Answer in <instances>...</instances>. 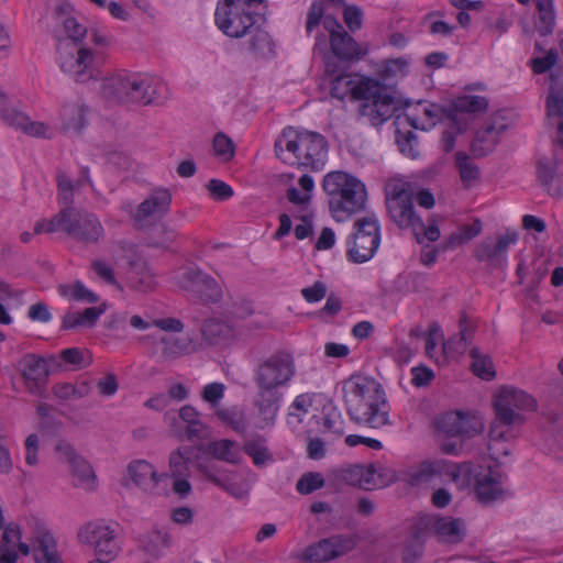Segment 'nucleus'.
Returning a JSON list of instances; mask_svg holds the SVG:
<instances>
[{
	"mask_svg": "<svg viewBox=\"0 0 563 563\" xmlns=\"http://www.w3.org/2000/svg\"><path fill=\"white\" fill-rule=\"evenodd\" d=\"M126 283L132 290L139 292L152 291L157 285L155 274L142 258L130 262Z\"/></svg>",
	"mask_w": 563,
	"mask_h": 563,
	"instance_id": "bb28decb",
	"label": "nucleus"
},
{
	"mask_svg": "<svg viewBox=\"0 0 563 563\" xmlns=\"http://www.w3.org/2000/svg\"><path fill=\"white\" fill-rule=\"evenodd\" d=\"M433 529L441 540L451 543L462 541L465 534V525L460 518H438L433 523Z\"/></svg>",
	"mask_w": 563,
	"mask_h": 563,
	"instance_id": "72a5a7b5",
	"label": "nucleus"
},
{
	"mask_svg": "<svg viewBox=\"0 0 563 563\" xmlns=\"http://www.w3.org/2000/svg\"><path fill=\"white\" fill-rule=\"evenodd\" d=\"M516 438L514 428L492 422L488 434V451L495 461L509 456L512 450L511 440Z\"/></svg>",
	"mask_w": 563,
	"mask_h": 563,
	"instance_id": "cd10ccee",
	"label": "nucleus"
},
{
	"mask_svg": "<svg viewBox=\"0 0 563 563\" xmlns=\"http://www.w3.org/2000/svg\"><path fill=\"white\" fill-rule=\"evenodd\" d=\"M81 544L92 545L96 558L114 560L121 551L115 530L104 520H93L85 523L77 532Z\"/></svg>",
	"mask_w": 563,
	"mask_h": 563,
	"instance_id": "ddd939ff",
	"label": "nucleus"
},
{
	"mask_svg": "<svg viewBox=\"0 0 563 563\" xmlns=\"http://www.w3.org/2000/svg\"><path fill=\"white\" fill-rule=\"evenodd\" d=\"M324 486V479L321 474L309 472L303 474L296 484V489L302 495L311 494Z\"/></svg>",
	"mask_w": 563,
	"mask_h": 563,
	"instance_id": "5fc2aeb1",
	"label": "nucleus"
},
{
	"mask_svg": "<svg viewBox=\"0 0 563 563\" xmlns=\"http://www.w3.org/2000/svg\"><path fill=\"white\" fill-rule=\"evenodd\" d=\"M170 545V536L161 530L150 532L143 541V549L152 556L158 558Z\"/></svg>",
	"mask_w": 563,
	"mask_h": 563,
	"instance_id": "de8ad7c7",
	"label": "nucleus"
},
{
	"mask_svg": "<svg viewBox=\"0 0 563 563\" xmlns=\"http://www.w3.org/2000/svg\"><path fill=\"white\" fill-rule=\"evenodd\" d=\"M19 366L29 391L38 395L47 380L51 368L60 367L62 362L55 356L46 360L35 354H26L19 362Z\"/></svg>",
	"mask_w": 563,
	"mask_h": 563,
	"instance_id": "4468645a",
	"label": "nucleus"
},
{
	"mask_svg": "<svg viewBox=\"0 0 563 563\" xmlns=\"http://www.w3.org/2000/svg\"><path fill=\"white\" fill-rule=\"evenodd\" d=\"M322 188L329 197V210L335 221L344 222L365 210L367 190L355 176L343 170L330 172L323 177Z\"/></svg>",
	"mask_w": 563,
	"mask_h": 563,
	"instance_id": "20e7f679",
	"label": "nucleus"
},
{
	"mask_svg": "<svg viewBox=\"0 0 563 563\" xmlns=\"http://www.w3.org/2000/svg\"><path fill=\"white\" fill-rule=\"evenodd\" d=\"M455 163L463 185L466 188L472 187L481 176L479 167L464 152L455 154Z\"/></svg>",
	"mask_w": 563,
	"mask_h": 563,
	"instance_id": "ea45409f",
	"label": "nucleus"
},
{
	"mask_svg": "<svg viewBox=\"0 0 563 563\" xmlns=\"http://www.w3.org/2000/svg\"><path fill=\"white\" fill-rule=\"evenodd\" d=\"M437 427L451 437L473 438L484 430L483 420L471 413L451 411L437 419Z\"/></svg>",
	"mask_w": 563,
	"mask_h": 563,
	"instance_id": "a211bd4d",
	"label": "nucleus"
},
{
	"mask_svg": "<svg viewBox=\"0 0 563 563\" xmlns=\"http://www.w3.org/2000/svg\"><path fill=\"white\" fill-rule=\"evenodd\" d=\"M296 374L294 357L286 352H277L262 361L253 372L256 388L276 390L285 387Z\"/></svg>",
	"mask_w": 563,
	"mask_h": 563,
	"instance_id": "f8f14e48",
	"label": "nucleus"
},
{
	"mask_svg": "<svg viewBox=\"0 0 563 563\" xmlns=\"http://www.w3.org/2000/svg\"><path fill=\"white\" fill-rule=\"evenodd\" d=\"M537 7V18L534 27L541 36L551 35L555 26V12L553 0H534Z\"/></svg>",
	"mask_w": 563,
	"mask_h": 563,
	"instance_id": "e433bc0d",
	"label": "nucleus"
},
{
	"mask_svg": "<svg viewBox=\"0 0 563 563\" xmlns=\"http://www.w3.org/2000/svg\"><path fill=\"white\" fill-rule=\"evenodd\" d=\"M343 19L349 30L355 32L362 27L363 12L357 5H345Z\"/></svg>",
	"mask_w": 563,
	"mask_h": 563,
	"instance_id": "680f3d73",
	"label": "nucleus"
},
{
	"mask_svg": "<svg viewBox=\"0 0 563 563\" xmlns=\"http://www.w3.org/2000/svg\"><path fill=\"white\" fill-rule=\"evenodd\" d=\"M472 358L471 369L477 377L492 380L496 376L492 357L488 354H482L477 347L470 351Z\"/></svg>",
	"mask_w": 563,
	"mask_h": 563,
	"instance_id": "a19ab883",
	"label": "nucleus"
},
{
	"mask_svg": "<svg viewBox=\"0 0 563 563\" xmlns=\"http://www.w3.org/2000/svg\"><path fill=\"white\" fill-rule=\"evenodd\" d=\"M547 112L549 117L559 118L558 133L563 135V93H549L547 98Z\"/></svg>",
	"mask_w": 563,
	"mask_h": 563,
	"instance_id": "6e6d98bb",
	"label": "nucleus"
},
{
	"mask_svg": "<svg viewBox=\"0 0 563 563\" xmlns=\"http://www.w3.org/2000/svg\"><path fill=\"white\" fill-rule=\"evenodd\" d=\"M198 470L208 481L212 482L225 492L234 494L235 484L232 481L233 478L231 473L220 472L216 465L209 464H199Z\"/></svg>",
	"mask_w": 563,
	"mask_h": 563,
	"instance_id": "c03bdc74",
	"label": "nucleus"
},
{
	"mask_svg": "<svg viewBox=\"0 0 563 563\" xmlns=\"http://www.w3.org/2000/svg\"><path fill=\"white\" fill-rule=\"evenodd\" d=\"M58 459L68 463L71 475L75 478V485L81 486L90 484L95 479L93 471L90 464L66 441H60L55 446Z\"/></svg>",
	"mask_w": 563,
	"mask_h": 563,
	"instance_id": "4be33fe9",
	"label": "nucleus"
},
{
	"mask_svg": "<svg viewBox=\"0 0 563 563\" xmlns=\"http://www.w3.org/2000/svg\"><path fill=\"white\" fill-rule=\"evenodd\" d=\"M384 477L379 484L394 483L398 479L396 472L393 470H385V473H378L374 464H349L340 467L336 471V477L345 484L358 486L363 489L369 490L378 483L375 476Z\"/></svg>",
	"mask_w": 563,
	"mask_h": 563,
	"instance_id": "2eb2a0df",
	"label": "nucleus"
},
{
	"mask_svg": "<svg viewBox=\"0 0 563 563\" xmlns=\"http://www.w3.org/2000/svg\"><path fill=\"white\" fill-rule=\"evenodd\" d=\"M216 416L238 433H244L247 429V423L243 411L238 410L236 408L217 409Z\"/></svg>",
	"mask_w": 563,
	"mask_h": 563,
	"instance_id": "09e8293b",
	"label": "nucleus"
},
{
	"mask_svg": "<svg viewBox=\"0 0 563 563\" xmlns=\"http://www.w3.org/2000/svg\"><path fill=\"white\" fill-rule=\"evenodd\" d=\"M488 108V100L483 96H461L457 97L452 104L449 118L453 123L459 122V117L464 113H478L484 112Z\"/></svg>",
	"mask_w": 563,
	"mask_h": 563,
	"instance_id": "473e14b6",
	"label": "nucleus"
},
{
	"mask_svg": "<svg viewBox=\"0 0 563 563\" xmlns=\"http://www.w3.org/2000/svg\"><path fill=\"white\" fill-rule=\"evenodd\" d=\"M301 295L307 302H318L325 297L327 286L324 283L318 280L312 286L302 288Z\"/></svg>",
	"mask_w": 563,
	"mask_h": 563,
	"instance_id": "774afa93",
	"label": "nucleus"
},
{
	"mask_svg": "<svg viewBox=\"0 0 563 563\" xmlns=\"http://www.w3.org/2000/svg\"><path fill=\"white\" fill-rule=\"evenodd\" d=\"M282 398L283 394L280 391L256 388L252 404L255 409L258 429L263 430L275 424Z\"/></svg>",
	"mask_w": 563,
	"mask_h": 563,
	"instance_id": "412c9836",
	"label": "nucleus"
},
{
	"mask_svg": "<svg viewBox=\"0 0 563 563\" xmlns=\"http://www.w3.org/2000/svg\"><path fill=\"white\" fill-rule=\"evenodd\" d=\"M498 144V137L494 134L481 135V130L477 131L474 141L472 142V150L478 156H485L490 153Z\"/></svg>",
	"mask_w": 563,
	"mask_h": 563,
	"instance_id": "13d9d810",
	"label": "nucleus"
},
{
	"mask_svg": "<svg viewBox=\"0 0 563 563\" xmlns=\"http://www.w3.org/2000/svg\"><path fill=\"white\" fill-rule=\"evenodd\" d=\"M331 14H325L324 3L322 0H314L307 13L306 32L311 34L312 31L321 23L324 26V22Z\"/></svg>",
	"mask_w": 563,
	"mask_h": 563,
	"instance_id": "603ef678",
	"label": "nucleus"
},
{
	"mask_svg": "<svg viewBox=\"0 0 563 563\" xmlns=\"http://www.w3.org/2000/svg\"><path fill=\"white\" fill-rule=\"evenodd\" d=\"M161 88L162 81L148 74L120 73L102 81L101 95L114 103L148 106L157 99Z\"/></svg>",
	"mask_w": 563,
	"mask_h": 563,
	"instance_id": "423d86ee",
	"label": "nucleus"
},
{
	"mask_svg": "<svg viewBox=\"0 0 563 563\" xmlns=\"http://www.w3.org/2000/svg\"><path fill=\"white\" fill-rule=\"evenodd\" d=\"M386 205L389 217L400 229L412 228L419 218L415 213L412 191L405 185L393 186Z\"/></svg>",
	"mask_w": 563,
	"mask_h": 563,
	"instance_id": "dca6fc26",
	"label": "nucleus"
},
{
	"mask_svg": "<svg viewBox=\"0 0 563 563\" xmlns=\"http://www.w3.org/2000/svg\"><path fill=\"white\" fill-rule=\"evenodd\" d=\"M153 344L158 349L162 362H172L181 356L196 352V344L191 336L183 338L159 334L153 335Z\"/></svg>",
	"mask_w": 563,
	"mask_h": 563,
	"instance_id": "b1692460",
	"label": "nucleus"
},
{
	"mask_svg": "<svg viewBox=\"0 0 563 563\" xmlns=\"http://www.w3.org/2000/svg\"><path fill=\"white\" fill-rule=\"evenodd\" d=\"M274 151L283 162H286L285 152H288L297 159L298 165L320 170L327 161L328 142L318 132L287 126L276 139Z\"/></svg>",
	"mask_w": 563,
	"mask_h": 563,
	"instance_id": "39448f33",
	"label": "nucleus"
},
{
	"mask_svg": "<svg viewBox=\"0 0 563 563\" xmlns=\"http://www.w3.org/2000/svg\"><path fill=\"white\" fill-rule=\"evenodd\" d=\"M518 241V233L507 232L498 236L496 241L486 239L481 242L475 251V257L481 262H487L490 266L503 268L507 265V252L510 245Z\"/></svg>",
	"mask_w": 563,
	"mask_h": 563,
	"instance_id": "6ab92c4d",
	"label": "nucleus"
},
{
	"mask_svg": "<svg viewBox=\"0 0 563 563\" xmlns=\"http://www.w3.org/2000/svg\"><path fill=\"white\" fill-rule=\"evenodd\" d=\"M91 269L98 275L104 283L115 286L119 290H122V286L115 279L114 272L111 266L100 260L91 262Z\"/></svg>",
	"mask_w": 563,
	"mask_h": 563,
	"instance_id": "052dcab7",
	"label": "nucleus"
},
{
	"mask_svg": "<svg viewBox=\"0 0 563 563\" xmlns=\"http://www.w3.org/2000/svg\"><path fill=\"white\" fill-rule=\"evenodd\" d=\"M411 383L416 387L428 386L434 378V373L427 366H416L411 368Z\"/></svg>",
	"mask_w": 563,
	"mask_h": 563,
	"instance_id": "338daca9",
	"label": "nucleus"
},
{
	"mask_svg": "<svg viewBox=\"0 0 563 563\" xmlns=\"http://www.w3.org/2000/svg\"><path fill=\"white\" fill-rule=\"evenodd\" d=\"M324 30L329 32V43L332 55H329L327 52V38L324 34L317 35L313 48L314 52L322 55L324 63L327 58L330 57L334 58L341 66L342 63L358 60L366 55L367 49H363L334 16L327 18Z\"/></svg>",
	"mask_w": 563,
	"mask_h": 563,
	"instance_id": "6e6552de",
	"label": "nucleus"
},
{
	"mask_svg": "<svg viewBox=\"0 0 563 563\" xmlns=\"http://www.w3.org/2000/svg\"><path fill=\"white\" fill-rule=\"evenodd\" d=\"M32 554L35 563H62L57 542L49 531L36 533L32 544Z\"/></svg>",
	"mask_w": 563,
	"mask_h": 563,
	"instance_id": "7c9ffc66",
	"label": "nucleus"
},
{
	"mask_svg": "<svg viewBox=\"0 0 563 563\" xmlns=\"http://www.w3.org/2000/svg\"><path fill=\"white\" fill-rule=\"evenodd\" d=\"M536 400L525 390L511 386L499 389L494 400V423L515 428L525 423L523 411L536 409Z\"/></svg>",
	"mask_w": 563,
	"mask_h": 563,
	"instance_id": "9b49d317",
	"label": "nucleus"
},
{
	"mask_svg": "<svg viewBox=\"0 0 563 563\" xmlns=\"http://www.w3.org/2000/svg\"><path fill=\"white\" fill-rule=\"evenodd\" d=\"M356 538L335 534L309 545L305 551V560L311 563H322L334 560L356 547Z\"/></svg>",
	"mask_w": 563,
	"mask_h": 563,
	"instance_id": "f3484780",
	"label": "nucleus"
},
{
	"mask_svg": "<svg viewBox=\"0 0 563 563\" xmlns=\"http://www.w3.org/2000/svg\"><path fill=\"white\" fill-rule=\"evenodd\" d=\"M206 452L214 459L230 464H238L241 461V453L238 444L229 439L209 442L207 444Z\"/></svg>",
	"mask_w": 563,
	"mask_h": 563,
	"instance_id": "4c0bfd02",
	"label": "nucleus"
},
{
	"mask_svg": "<svg viewBox=\"0 0 563 563\" xmlns=\"http://www.w3.org/2000/svg\"><path fill=\"white\" fill-rule=\"evenodd\" d=\"M343 391L347 415L356 424L372 429L390 424L385 391L374 379L351 377Z\"/></svg>",
	"mask_w": 563,
	"mask_h": 563,
	"instance_id": "7ed1b4c3",
	"label": "nucleus"
},
{
	"mask_svg": "<svg viewBox=\"0 0 563 563\" xmlns=\"http://www.w3.org/2000/svg\"><path fill=\"white\" fill-rule=\"evenodd\" d=\"M172 196L167 189L154 191L147 199L137 207L134 220L142 223L152 216L163 214L169 209Z\"/></svg>",
	"mask_w": 563,
	"mask_h": 563,
	"instance_id": "2f4dec72",
	"label": "nucleus"
},
{
	"mask_svg": "<svg viewBox=\"0 0 563 563\" xmlns=\"http://www.w3.org/2000/svg\"><path fill=\"white\" fill-rule=\"evenodd\" d=\"M62 221V232L82 244H95L103 236V227L91 212L77 209L73 205L59 210L57 224Z\"/></svg>",
	"mask_w": 563,
	"mask_h": 563,
	"instance_id": "9d476101",
	"label": "nucleus"
},
{
	"mask_svg": "<svg viewBox=\"0 0 563 563\" xmlns=\"http://www.w3.org/2000/svg\"><path fill=\"white\" fill-rule=\"evenodd\" d=\"M57 360L59 362L62 361L66 364H70L75 368H85L92 362L90 356L85 358L82 351L78 347H69L63 350L59 354V358Z\"/></svg>",
	"mask_w": 563,
	"mask_h": 563,
	"instance_id": "4d7b16f0",
	"label": "nucleus"
},
{
	"mask_svg": "<svg viewBox=\"0 0 563 563\" xmlns=\"http://www.w3.org/2000/svg\"><path fill=\"white\" fill-rule=\"evenodd\" d=\"M1 120L10 128L33 137L51 139L52 129L44 122L32 121L27 114L13 106L0 108Z\"/></svg>",
	"mask_w": 563,
	"mask_h": 563,
	"instance_id": "aec40b11",
	"label": "nucleus"
},
{
	"mask_svg": "<svg viewBox=\"0 0 563 563\" xmlns=\"http://www.w3.org/2000/svg\"><path fill=\"white\" fill-rule=\"evenodd\" d=\"M192 450L178 448L169 455V470L173 477L187 476L188 465L191 462Z\"/></svg>",
	"mask_w": 563,
	"mask_h": 563,
	"instance_id": "a18cd8bd",
	"label": "nucleus"
},
{
	"mask_svg": "<svg viewBox=\"0 0 563 563\" xmlns=\"http://www.w3.org/2000/svg\"><path fill=\"white\" fill-rule=\"evenodd\" d=\"M380 239V225L374 214L357 219L347 241L349 261L362 264L372 260L379 247Z\"/></svg>",
	"mask_w": 563,
	"mask_h": 563,
	"instance_id": "1a4fd4ad",
	"label": "nucleus"
},
{
	"mask_svg": "<svg viewBox=\"0 0 563 563\" xmlns=\"http://www.w3.org/2000/svg\"><path fill=\"white\" fill-rule=\"evenodd\" d=\"M411 229L418 243H422L423 240L435 242L440 238V229L434 218H430L428 224L418 218Z\"/></svg>",
	"mask_w": 563,
	"mask_h": 563,
	"instance_id": "8fccbe9b",
	"label": "nucleus"
},
{
	"mask_svg": "<svg viewBox=\"0 0 563 563\" xmlns=\"http://www.w3.org/2000/svg\"><path fill=\"white\" fill-rule=\"evenodd\" d=\"M558 58L556 49L550 48L544 56L531 58L529 65L534 74L540 75L554 69Z\"/></svg>",
	"mask_w": 563,
	"mask_h": 563,
	"instance_id": "864d4df0",
	"label": "nucleus"
},
{
	"mask_svg": "<svg viewBox=\"0 0 563 563\" xmlns=\"http://www.w3.org/2000/svg\"><path fill=\"white\" fill-rule=\"evenodd\" d=\"M440 474V470L434 463L424 462L417 468L407 472V482L412 486H419L431 482V479Z\"/></svg>",
	"mask_w": 563,
	"mask_h": 563,
	"instance_id": "3c124183",
	"label": "nucleus"
},
{
	"mask_svg": "<svg viewBox=\"0 0 563 563\" xmlns=\"http://www.w3.org/2000/svg\"><path fill=\"white\" fill-rule=\"evenodd\" d=\"M73 4L66 0H57L54 8V15L57 23L63 25V30L71 43L60 42L58 46L60 69L71 76L77 82H86L92 77L90 64L92 54L89 48L81 47L84 37L87 35V26L79 23L71 15Z\"/></svg>",
	"mask_w": 563,
	"mask_h": 563,
	"instance_id": "f03ea898",
	"label": "nucleus"
},
{
	"mask_svg": "<svg viewBox=\"0 0 563 563\" xmlns=\"http://www.w3.org/2000/svg\"><path fill=\"white\" fill-rule=\"evenodd\" d=\"M213 150L217 156L228 162L234 155L233 141L224 133L219 132L213 137Z\"/></svg>",
	"mask_w": 563,
	"mask_h": 563,
	"instance_id": "bf43d9fd",
	"label": "nucleus"
},
{
	"mask_svg": "<svg viewBox=\"0 0 563 563\" xmlns=\"http://www.w3.org/2000/svg\"><path fill=\"white\" fill-rule=\"evenodd\" d=\"M211 434L210 428L200 419L186 426V437L188 440H205Z\"/></svg>",
	"mask_w": 563,
	"mask_h": 563,
	"instance_id": "69168bd1",
	"label": "nucleus"
},
{
	"mask_svg": "<svg viewBox=\"0 0 563 563\" xmlns=\"http://www.w3.org/2000/svg\"><path fill=\"white\" fill-rule=\"evenodd\" d=\"M325 73L331 76V96L344 100L351 96L353 100L362 101L360 114L368 120L373 126L382 125L399 111L398 100L391 87L379 80L361 77L356 78L344 74V69L334 58H327Z\"/></svg>",
	"mask_w": 563,
	"mask_h": 563,
	"instance_id": "f257e3e1",
	"label": "nucleus"
},
{
	"mask_svg": "<svg viewBox=\"0 0 563 563\" xmlns=\"http://www.w3.org/2000/svg\"><path fill=\"white\" fill-rule=\"evenodd\" d=\"M396 142L399 151L411 159H417L420 156V148L417 134L411 131L397 130Z\"/></svg>",
	"mask_w": 563,
	"mask_h": 563,
	"instance_id": "49530a36",
	"label": "nucleus"
},
{
	"mask_svg": "<svg viewBox=\"0 0 563 563\" xmlns=\"http://www.w3.org/2000/svg\"><path fill=\"white\" fill-rule=\"evenodd\" d=\"M266 9V0H222L214 12L216 24L227 36L239 38L265 20Z\"/></svg>",
	"mask_w": 563,
	"mask_h": 563,
	"instance_id": "0eeeda50",
	"label": "nucleus"
},
{
	"mask_svg": "<svg viewBox=\"0 0 563 563\" xmlns=\"http://www.w3.org/2000/svg\"><path fill=\"white\" fill-rule=\"evenodd\" d=\"M184 279L190 289L205 302H219L222 299V288L218 282L199 268H188Z\"/></svg>",
	"mask_w": 563,
	"mask_h": 563,
	"instance_id": "5701e85b",
	"label": "nucleus"
},
{
	"mask_svg": "<svg viewBox=\"0 0 563 563\" xmlns=\"http://www.w3.org/2000/svg\"><path fill=\"white\" fill-rule=\"evenodd\" d=\"M126 474L135 486L144 492H153L165 476L158 474L154 466L145 460H134L129 463Z\"/></svg>",
	"mask_w": 563,
	"mask_h": 563,
	"instance_id": "a878e982",
	"label": "nucleus"
},
{
	"mask_svg": "<svg viewBox=\"0 0 563 563\" xmlns=\"http://www.w3.org/2000/svg\"><path fill=\"white\" fill-rule=\"evenodd\" d=\"M86 112L87 108L84 103L65 104L62 112L63 129L67 132L80 133L87 124Z\"/></svg>",
	"mask_w": 563,
	"mask_h": 563,
	"instance_id": "c9c22d12",
	"label": "nucleus"
},
{
	"mask_svg": "<svg viewBox=\"0 0 563 563\" xmlns=\"http://www.w3.org/2000/svg\"><path fill=\"white\" fill-rule=\"evenodd\" d=\"M503 479L504 476L492 468L486 473L477 474L475 485L477 498L484 504L498 499L504 494Z\"/></svg>",
	"mask_w": 563,
	"mask_h": 563,
	"instance_id": "c85d7f7f",
	"label": "nucleus"
},
{
	"mask_svg": "<svg viewBox=\"0 0 563 563\" xmlns=\"http://www.w3.org/2000/svg\"><path fill=\"white\" fill-rule=\"evenodd\" d=\"M537 177L539 184L554 198L563 195V188L558 176V159L555 157H542L538 161Z\"/></svg>",
	"mask_w": 563,
	"mask_h": 563,
	"instance_id": "c756f323",
	"label": "nucleus"
},
{
	"mask_svg": "<svg viewBox=\"0 0 563 563\" xmlns=\"http://www.w3.org/2000/svg\"><path fill=\"white\" fill-rule=\"evenodd\" d=\"M56 181L58 201L64 206L73 205L75 194L79 192L84 186L90 185L93 187L90 170L86 166L80 168L79 175L75 181L66 172L59 169L56 174Z\"/></svg>",
	"mask_w": 563,
	"mask_h": 563,
	"instance_id": "393cba45",
	"label": "nucleus"
},
{
	"mask_svg": "<svg viewBox=\"0 0 563 563\" xmlns=\"http://www.w3.org/2000/svg\"><path fill=\"white\" fill-rule=\"evenodd\" d=\"M224 396V385L221 383H211L203 387L201 397L205 401L209 402L213 408L218 406Z\"/></svg>",
	"mask_w": 563,
	"mask_h": 563,
	"instance_id": "0e129e2a",
	"label": "nucleus"
},
{
	"mask_svg": "<svg viewBox=\"0 0 563 563\" xmlns=\"http://www.w3.org/2000/svg\"><path fill=\"white\" fill-rule=\"evenodd\" d=\"M201 333L210 344H220L231 335L230 327L218 319L206 320L201 327Z\"/></svg>",
	"mask_w": 563,
	"mask_h": 563,
	"instance_id": "37998d69",
	"label": "nucleus"
},
{
	"mask_svg": "<svg viewBox=\"0 0 563 563\" xmlns=\"http://www.w3.org/2000/svg\"><path fill=\"white\" fill-rule=\"evenodd\" d=\"M252 37L249 42V51L256 57H268L274 54V44L266 31L254 26L251 32Z\"/></svg>",
	"mask_w": 563,
	"mask_h": 563,
	"instance_id": "79ce46f5",
	"label": "nucleus"
},
{
	"mask_svg": "<svg viewBox=\"0 0 563 563\" xmlns=\"http://www.w3.org/2000/svg\"><path fill=\"white\" fill-rule=\"evenodd\" d=\"M207 189L216 200H227L233 196V189L227 183L219 179H210Z\"/></svg>",
	"mask_w": 563,
	"mask_h": 563,
	"instance_id": "e2e57ef3",
	"label": "nucleus"
},
{
	"mask_svg": "<svg viewBox=\"0 0 563 563\" xmlns=\"http://www.w3.org/2000/svg\"><path fill=\"white\" fill-rule=\"evenodd\" d=\"M243 451L252 459L254 465L257 467H262L274 460L267 446L266 438L257 433L252 434L244 441Z\"/></svg>",
	"mask_w": 563,
	"mask_h": 563,
	"instance_id": "f704fd0d",
	"label": "nucleus"
},
{
	"mask_svg": "<svg viewBox=\"0 0 563 563\" xmlns=\"http://www.w3.org/2000/svg\"><path fill=\"white\" fill-rule=\"evenodd\" d=\"M58 294L78 302L96 303L99 301V296L88 289L80 280H76L73 284L59 285Z\"/></svg>",
	"mask_w": 563,
	"mask_h": 563,
	"instance_id": "58836bf2",
	"label": "nucleus"
}]
</instances>
